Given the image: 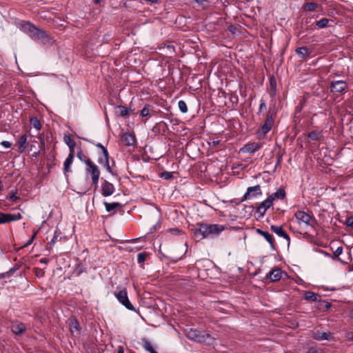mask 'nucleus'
Returning <instances> with one entry per match:
<instances>
[{
  "instance_id": "f257e3e1",
  "label": "nucleus",
  "mask_w": 353,
  "mask_h": 353,
  "mask_svg": "<svg viewBox=\"0 0 353 353\" xmlns=\"http://www.w3.org/2000/svg\"><path fill=\"white\" fill-rule=\"evenodd\" d=\"M227 227L223 225L198 223L192 231L195 238L199 241L210 236H218Z\"/></svg>"
},
{
  "instance_id": "f03ea898",
  "label": "nucleus",
  "mask_w": 353,
  "mask_h": 353,
  "mask_svg": "<svg viewBox=\"0 0 353 353\" xmlns=\"http://www.w3.org/2000/svg\"><path fill=\"white\" fill-rule=\"evenodd\" d=\"M185 335L189 339L196 341L199 343H210L213 339L208 333L205 332H201L196 329H190L189 330H186Z\"/></svg>"
},
{
  "instance_id": "7ed1b4c3",
  "label": "nucleus",
  "mask_w": 353,
  "mask_h": 353,
  "mask_svg": "<svg viewBox=\"0 0 353 353\" xmlns=\"http://www.w3.org/2000/svg\"><path fill=\"white\" fill-rule=\"evenodd\" d=\"M276 112L274 108L269 109L266 114L265 122L261 128L263 135H265L272 129L274 123V117H276Z\"/></svg>"
},
{
  "instance_id": "20e7f679",
  "label": "nucleus",
  "mask_w": 353,
  "mask_h": 353,
  "mask_svg": "<svg viewBox=\"0 0 353 353\" xmlns=\"http://www.w3.org/2000/svg\"><path fill=\"white\" fill-rule=\"evenodd\" d=\"M28 35L33 40H39L44 43H50L51 41L50 37L47 34L46 31L38 28L34 25L30 33Z\"/></svg>"
},
{
  "instance_id": "39448f33",
  "label": "nucleus",
  "mask_w": 353,
  "mask_h": 353,
  "mask_svg": "<svg viewBox=\"0 0 353 353\" xmlns=\"http://www.w3.org/2000/svg\"><path fill=\"white\" fill-rule=\"evenodd\" d=\"M114 294L119 303H121L126 309L131 311H135L134 307L128 299V292L125 289L121 290L118 292H115Z\"/></svg>"
},
{
  "instance_id": "423d86ee",
  "label": "nucleus",
  "mask_w": 353,
  "mask_h": 353,
  "mask_svg": "<svg viewBox=\"0 0 353 353\" xmlns=\"http://www.w3.org/2000/svg\"><path fill=\"white\" fill-rule=\"evenodd\" d=\"M86 165L88 166L86 172L91 174L92 183L97 186L99 179L100 170L92 161H88Z\"/></svg>"
},
{
  "instance_id": "0eeeda50",
  "label": "nucleus",
  "mask_w": 353,
  "mask_h": 353,
  "mask_svg": "<svg viewBox=\"0 0 353 353\" xmlns=\"http://www.w3.org/2000/svg\"><path fill=\"white\" fill-rule=\"evenodd\" d=\"M294 216L297 219L298 223L301 225V223H304L306 225H311V222H315V218L313 216L310 215L304 211H297L294 214Z\"/></svg>"
},
{
  "instance_id": "6e6552de",
  "label": "nucleus",
  "mask_w": 353,
  "mask_h": 353,
  "mask_svg": "<svg viewBox=\"0 0 353 353\" xmlns=\"http://www.w3.org/2000/svg\"><path fill=\"white\" fill-rule=\"evenodd\" d=\"M21 219L22 216L19 212L14 214H5L0 212V224L10 223Z\"/></svg>"
},
{
  "instance_id": "1a4fd4ad",
  "label": "nucleus",
  "mask_w": 353,
  "mask_h": 353,
  "mask_svg": "<svg viewBox=\"0 0 353 353\" xmlns=\"http://www.w3.org/2000/svg\"><path fill=\"white\" fill-rule=\"evenodd\" d=\"M262 144L261 143L250 142L240 149V152L252 154L259 150Z\"/></svg>"
},
{
  "instance_id": "9d476101",
  "label": "nucleus",
  "mask_w": 353,
  "mask_h": 353,
  "mask_svg": "<svg viewBox=\"0 0 353 353\" xmlns=\"http://www.w3.org/2000/svg\"><path fill=\"white\" fill-rule=\"evenodd\" d=\"M40 145L39 148L41 150L43 154H46V145L50 143V139L52 138V134L50 132H48L46 134L44 133H41L38 137Z\"/></svg>"
},
{
  "instance_id": "9b49d317",
  "label": "nucleus",
  "mask_w": 353,
  "mask_h": 353,
  "mask_svg": "<svg viewBox=\"0 0 353 353\" xmlns=\"http://www.w3.org/2000/svg\"><path fill=\"white\" fill-rule=\"evenodd\" d=\"M101 194L104 197H107L112 195L115 191L114 185L112 183L108 181L107 180H104L103 181V183H101Z\"/></svg>"
},
{
  "instance_id": "f8f14e48",
  "label": "nucleus",
  "mask_w": 353,
  "mask_h": 353,
  "mask_svg": "<svg viewBox=\"0 0 353 353\" xmlns=\"http://www.w3.org/2000/svg\"><path fill=\"white\" fill-rule=\"evenodd\" d=\"M273 203L269 197L261 202L256 208V212L259 214V217H263L268 209H269Z\"/></svg>"
},
{
  "instance_id": "ddd939ff",
  "label": "nucleus",
  "mask_w": 353,
  "mask_h": 353,
  "mask_svg": "<svg viewBox=\"0 0 353 353\" xmlns=\"http://www.w3.org/2000/svg\"><path fill=\"white\" fill-rule=\"evenodd\" d=\"M332 92H342L347 88V84L344 81H334L330 85Z\"/></svg>"
},
{
  "instance_id": "4468645a",
  "label": "nucleus",
  "mask_w": 353,
  "mask_h": 353,
  "mask_svg": "<svg viewBox=\"0 0 353 353\" xmlns=\"http://www.w3.org/2000/svg\"><path fill=\"white\" fill-rule=\"evenodd\" d=\"M262 192L261 189V186L259 185H256L252 187H249L247 189L246 192L245 193L243 196V201L250 198V197H255L258 195H261Z\"/></svg>"
},
{
  "instance_id": "2eb2a0df",
  "label": "nucleus",
  "mask_w": 353,
  "mask_h": 353,
  "mask_svg": "<svg viewBox=\"0 0 353 353\" xmlns=\"http://www.w3.org/2000/svg\"><path fill=\"white\" fill-rule=\"evenodd\" d=\"M256 233L262 236L270 244V248L272 250H276V245L274 243V238L272 234L268 232L263 231L261 229H256Z\"/></svg>"
},
{
  "instance_id": "dca6fc26",
  "label": "nucleus",
  "mask_w": 353,
  "mask_h": 353,
  "mask_svg": "<svg viewBox=\"0 0 353 353\" xmlns=\"http://www.w3.org/2000/svg\"><path fill=\"white\" fill-rule=\"evenodd\" d=\"M69 326L70 332L74 336H77L80 334L81 328L76 318L71 317L69 319Z\"/></svg>"
},
{
  "instance_id": "f3484780",
  "label": "nucleus",
  "mask_w": 353,
  "mask_h": 353,
  "mask_svg": "<svg viewBox=\"0 0 353 353\" xmlns=\"http://www.w3.org/2000/svg\"><path fill=\"white\" fill-rule=\"evenodd\" d=\"M12 332L18 336L22 335L26 330V325L22 322H15L11 325Z\"/></svg>"
},
{
  "instance_id": "a211bd4d",
  "label": "nucleus",
  "mask_w": 353,
  "mask_h": 353,
  "mask_svg": "<svg viewBox=\"0 0 353 353\" xmlns=\"http://www.w3.org/2000/svg\"><path fill=\"white\" fill-rule=\"evenodd\" d=\"M284 273L280 268L274 269L267 274L266 278L272 282H276L281 279L282 274Z\"/></svg>"
},
{
  "instance_id": "6ab92c4d",
  "label": "nucleus",
  "mask_w": 353,
  "mask_h": 353,
  "mask_svg": "<svg viewBox=\"0 0 353 353\" xmlns=\"http://www.w3.org/2000/svg\"><path fill=\"white\" fill-rule=\"evenodd\" d=\"M98 163L102 165H103L108 172H109L112 175L114 174L109 163V155H101L98 158Z\"/></svg>"
},
{
  "instance_id": "aec40b11",
  "label": "nucleus",
  "mask_w": 353,
  "mask_h": 353,
  "mask_svg": "<svg viewBox=\"0 0 353 353\" xmlns=\"http://www.w3.org/2000/svg\"><path fill=\"white\" fill-rule=\"evenodd\" d=\"M122 142L128 146L133 145L136 142V139L134 135L130 133H125L122 137Z\"/></svg>"
},
{
  "instance_id": "412c9836",
  "label": "nucleus",
  "mask_w": 353,
  "mask_h": 353,
  "mask_svg": "<svg viewBox=\"0 0 353 353\" xmlns=\"http://www.w3.org/2000/svg\"><path fill=\"white\" fill-rule=\"evenodd\" d=\"M27 137L26 134H23L17 141L18 150L21 153H23L28 147Z\"/></svg>"
},
{
  "instance_id": "4be33fe9",
  "label": "nucleus",
  "mask_w": 353,
  "mask_h": 353,
  "mask_svg": "<svg viewBox=\"0 0 353 353\" xmlns=\"http://www.w3.org/2000/svg\"><path fill=\"white\" fill-rule=\"evenodd\" d=\"M304 299L307 301L319 302L321 301V296L311 291H305L304 293Z\"/></svg>"
},
{
  "instance_id": "5701e85b",
  "label": "nucleus",
  "mask_w": 353,
  "mask_h": 353,
  "mask_svg": "<svg viewBox=\"0 0 353 353\" xmlns=\"http://www.w3.org/2000/svg\"><path fill=\"white\" fill-rule=\"evenodd\" d=\"M74 157V153H69L68 157L66 158L65 161L63 163V172L64 174H66V173L69 172L70 171V166L73 162Z\"/></svg>"
},
{
  "instance_id": "b1692460",
  "label": "nucleus",
  "mask_w": 353,
  "mask_h": 353,
  "mask_svg": "<svg viewBox=\"0 0 353 353\" xmlns=\"http://www.w3.org/2000/svg\"><path fill=\"white\" fill-rule=\"evenodd\" d=\"M268 197L272 202L276 199H283L285 197V191L283 188H279L276 192L269 195Z\"/></svg>"
},
{
  "instance_id": "393cba45",
  "label": "nucleus",
  "mask_w": 353,
  "mask_h": 353,
  "mask_svg": "<svg viewBox=\"0 0 353 353\" xmlns=\"http://www.w3.org/2000/svg\"><path fill=\"white\" fill-rule=\"evenodd\" d=\"M330 337V332H320L316 331L313 334V338L317 341L329 340Z\"/></svg>"
},
{
  "instance_id": "a878e982",
  "label": "nucleus",
  "mask_w": 353,
  "mask_h": 353,
  "mask_svg": "<svg viewBox=\"0 0 353 353\" xmlns=\"http://www.w3.org/2000/svg\"><path fill=\"white\" fill-rule=\"evenodd\" d=\"M295 52L297 54V55L301 59H304L307 56H309L311 52V51L306 46L297 48L295 50Z\"/></svg>"
},
{
  "instance_id": "bb28decb",
  "label": "nucleus",
  "mask_w": 353,
  "mask_h": 353,
  "mask_svg": "<svg viewBox=\"0 0 353 353\" xmlns=\"http://www.w3.org/2000/svg\"><path fill=\"white\" fill-rule=\"evenodd\" d=\"M63 139L70 149V153H74L75 141L71 139L70 135H65Z\"/></svg>"
},
{
  "instance_id": "cd10ccee",
  "label": "nucleus",
  "mask_w": 353,
  "mask_h": 353,
  "mask_svg": "<svg viewBox=\"0 0 353 353\" xmlns=\"http://www.w3.org/2000/svg\"><path fill=\"white\" fill-rule=\"evenodd\" d=\"M105 210L107 212H111L113 210L121 208L122 205L120 203L114 202V203H108L106 201L103 202Z\"/></svg>"
},
{
  "instance_id": "c85d7f7f",
  "label": "nucleus",
  "mask_w": 353,
  "mask_h": 353,
  "mask_svg": "<svg viewBox=\"0 0 353 353\" xmlns=\"http://www.w3.org/2000/svg\"><path fill=\"white\" fill-rule=\"evenodd\" d=\"M33 24L29 21H23L21 24V30L26 34H29L32 30Z\"/></svg>"
},
{
  "instance_id": "c756f323",
  "label": "nucleus",
  "mask_w": 353,
  "mask_h": 353,
  "mask_svg": "<svg viewBox=\"0 0 353 353\" xmlns=\"http://www.w3.org/2000/svg\"><path fill=\"white\" fill-rule=\"evenodd\" d=\"M319 7H320V6L318 3H314V2H307V3L303 4V9L305 11H314L316 8H318Z\"/></svg>"
},
{
  "instance_id": "7c9ffc66",
  "label": "nucleus",
  "mask_w": 353,
  "mask_h": 353,
  "mask_svg": "<svg viewBox=\"0 0 353 353\" xmlns=\"http://www.w3.org/2000/svg\"><path fill=\"white\" fill-rule=\"evenodd\" d=\"M116 114L118 117H125L128 114V109L123 105H118L117 108Z\"/></svg>"
},
{
  "instance_id": "2f4dec72",
  "label": "nucleus",
  "mask_w": 353,
  "mask_h": 353,
  "mask_svg": "<svg viewBox=\"0 0 353 353\" xmlns=\"http://www.w3.org/2000/svg\"><path fill=\"white\" fill-rule=\"evenodd\" d=\"M142 343H143V347H144V349L146 351L149 352L150 353H158L154 350L152 343L149 341H148L146 339H143Z\"/></svg>"
},
{
  "instance_id": "473e14b6",
  "label": "nucleus",
  "mask_w": 353,
  "mask_h": 353,
  "mask_svg": "<svg viewBox=\"0 0 353 353\" xmlns=\"http://www.w3.org/2000/svg\"><path fill=\"white\" fill-rule=\"evenodd\" d=\"M307 137L312 141H319V140L321 139V138L323 137V135L321 132L314 130V131L310 132L308 134Z\"/></svg>"
},
{
  "instance_id": "72a5a7b5",
  "label": "nucleus",
  "mask_w": 353,
  "mask_h": 353,
  "mask_svg": "<svg viewBox=\"0 0 353 353\" xmlns=\"http://www.w3.org/2000/svg\"><path fill=\"white\" fill-rule=\"evenodd\" d=\"M30 123L37 130H39L41 128V122L37 117H32L30 119Z\"/></svg>"
},
{
  "instance_id": "f704fd0d",
  "label": "nucleus",
  "mask_w": 353,
  "mask_h": 353,
  "mask_svg": "<svg viewBox=\"0 0 353 353\" xmlns=\"http://www.w3.org/2000/svg\"><path fill=\"white\" fill-rule=\"evenodd\" d=\"M270 229L273 232H274L275 234H276L277 235H279L280 236H281L283 235V234L285 232L282 226H281V225H272L270 226Z\"/></svg>"
},
{
  "instance_id": "c9c22d12",
  "label": "nucleus",
  "mask_w": 353,
  "mask_h": 353,
  "mask_svg": "<svg viewBox=\"0 0 353 353\" xmlns=\"http://www.w3.org/2000/svg\"><path fill=\"white\" fill-rule=\"evenodd\" d=\"M329 21H330V19H328L327 18H323L316 22V26L319 28H324L327 26Z\"/></svg>"
},
{
  "instance_id": "e433bc0d",
  "label": "nucleus",
  "mask_w": 353,
  "mask_h": 353,
  "mask_svg": "<svg viewBox=\"0 0 353 353\" xmlns=\"http://www.w3.org/2000/svg\"><path fill=\"white\" fill-rule=\"evenodd\" d=\"M17 270H18V268L14 266V267L10 268L8 271L2 273L0 275V278L4 279L6 276H12Z\"/></svg>"
},
{
  "instance_id": "4c0bfd02",
  "label": "nucleus",
  "mask_w": 353,
  "mask_h": 353,
  "mask_svg": "<svg viewBox=\"0 0 353 353\" xmlns=\"http://www.w3.org/2000/svg\"><path fill=\"white\" fill-rule=\"evenodd\" d=\"M148 255H149V254L145 252L139 253L137 255V262L139 263H144Z\"/></svg>"
},
{
  "instance_id": "58836bf2",
  "label": "nucleus",
  "mask_w": 353,
  "mask_h": 353,
  "mask_svg": "<svg viewBox=\"0 0 353 353\" xmlns=\"http://www.w3.org/2000/svg\"><path fill=\"white\" fill-rule=\"evenodd\" d=\"M178 107L181 112L185 113L188 112L187 104L184 101L180 100L178 102Z\"/></svg>"
},
{
  "instance_id": "ea45409f",
  "label": "nucleus",
  "mask_w": 353,
  "mask_h": 353,
  "mask_svg": "<svg viewBox=\"0 0 353 353\" xmlns=\"http://www.w3.org/2000/svg\"><path fill=\"white\" fill-rule=\"evenodd\" d=\"M77 157L79 158V159L82 161V162H84L85 164H87V162L88 161H91L90 159H88L86 155H85L82 150L80 149V150L77 152Z\"/></svg>"
},
{
  "instance_id": "a19ab883",
  "label": "nucleus",
  "mask_w": 353,
  "mask_h": 353,
  "mask_svg": "<svg viewBox=\"0 0 353 353\" xmlns=\"http://www.w3.org/2000/svg\"><path fill=\"white\" fill-rule=\"evenodd\" d=\"M151 105L147 104L144 106V108L141 110V115L142 117H148L150 115Z\"/></svg>"
},
{
  "instance_id": "79ce46f5",
  "label": "nucleus",
  "mask_w": 353,
  "mask_h": 353,
  "mask_svg": "<svg viewBox=\"0 0 353 353\" xmlns=\"http://www.w3.org/2000/svg\"><path fill=\"white\" fill-rule=\"evenodd\" d=\"M60 234H61V233L59 232H58L57 230H56L54 232L53 238L50 240V241L49 242V244L50 245H54L55 243V242L58 241V237H59Z\"/></svg>"
},
{
  "instance_id": "37998d69",
  "label": "nucleus",
  "mask_w": 353,
  "mask_h": 353,
  "mask_svg": "<svg viewBox=\"0 0 353 353\" xmlns=\"http://www.w3.org/2000/svg\"><path fill=\"white\" fill-rule=\"evenodd\" d=\"M161 176L165 179H170L173 177V174L172 172H163L161 174Z\"/></svg>"
},
{
  "instance_id": "c03bdc74",
  "label": "nucleus",
  "mask_w": 353,
  "mask_h": 353,
  "mask_svg": "<svg viewBox=\"0 0 353 353\" xmlns=\"http://www.w3.org/2000/svg\"><path fill=\"white\" fill-rule=\"evenodd\" d=\"M75 272L77 273V274L78 276H79L81 273L84 272H85V268H83V266L81 264H79L76 268H75Z\"/></svg>"
},
{
  "instance_id": "a18cd8bd",
  "label": "nucleus",
  "mask_w": 353,
  "mask_h": 353,
  "mask_svg": "<svg viewBox=\"0 0 353 353\" xmlns=\"http://www.w3.org/2000/svg\"><path fill=\"white\" fill-rule=\"evenodd\" d=\"M345 224L347 226L353 228V216H352L347 218V219L345 221Z\"/></svg>"
},
{
  "instance_id": "49530a36",
  "label": "nucleus",
  "mask_w": 353,
  "mask_h": 353,
  "mask_svg": "<svg viewBox=\"0 0 353 353\" xmlns=\"http://www.w3.org/2000/svg\"><path fill=\"white\" fill-rule=\"evenodd\" d=\"M343 248L342 247H338L336 250L334 252V256L335 257H339L341 254L343 253Z\"/></svg>"
},
{
  "instance_id": "de8ad7c7",
  "label": "nucleus",
  "mask_w": 353,
  "mask_h": 353,
  "mask_svg": "<svg viewBox=\"0 0 353 353\" xmlns=\"http://www.w3.org/2000/svg\"><path fill=\"white\" fill-rule=\"evenodd\" d=\"M263 109H266V104L264 100L261 99L260 101V105L259 109V114L261 112Z\"/></svg>"
},
{
  "instance_id": "09e8293b",
  "label": "nucleus",
  "mask_w": 353,
  "mask_h": 353,
  "mask_svg": "<svg viewBox=\"0 0 353 353\" xmlns=\"http://www.w3.org/2000/svg\"><path fill=\"white\" fill-rule=\"evenodd\" d=\"M1 145L6 148H10L12 146V143L8 141H3L1 142Z\"/></svg>"
},
{
  "instance_id": "8fccbe9b",
  "label": "nucleus",
  "mask_w": 353,
  "mask_h": 353,
  "mask_svg": "<svg viewBox=\"0 0 353 353\" xmlns=\"http://www.w3.org/2000/svg\"><path fill=\"white\" fill-rule=\"evenodd\" d=\"M345 336L349 340L353 341V332H347Z\"/></svg>"
},
{
  "instance_id": "3c124183",
  "label": "nucleus",
  "mask_w": 353,
  "mask_h": 353,
  "mask_svg": "<svg viewBox=\"0 0 353 353\" xmlns=\"http://www.w3.org/2000/svg\"><path fill=\"white\" fill-rule=\"evenodd\" d=\"M170 232L175 235H178V234H181V231L180 230H179L178 228L170 229Z\"/></svg>"
},
{
  "instance_id": "603ef678",
  "label": "nucleus",
  "mask_w": 353,
  "mask_h": 353,
  "mask_svg": "<svg viewBox=\"0 0 353 353\" xmlns=\"http://www.w3.org/2000/svg\"><path fill=\"white\" fill-rule=\"evenodd\" d=\"M199 6H202L203 7L205 6L207 3V0H194Z\"/></svg>"
},
{
  "instance_id": "864d4df0",
  "label": "nucleus",
  "mask_w": 353,
  "mask_h": 353,
  "mask_svg": "<svg viewBox=\"0 0 353 353\" xmlns=\"http://www.w3.org/2000/svg\"><path fill=\"white\" fill-rule=\"evenodd\" d=\"M281 237H283V239H286L287 241H288V245L290 244V236L286 233V232L285 231V232L283 234V235L281 236Z\"/></svg>"
},
{
  "instance_id": "5fc2aeb1",
  "label": "nucleus",
  "mask_w": 353,
  "mask_h": 353,
  "mask_svg": "<svg viewBox=\"0 0 353 353\" xmlns=\"http://www.w3.org/2000/svg\"><path fill=\"white\" fill-rule=\"evenodd\" d=\"M307 353H319V351L316 347H312L309 348Z\"/></svg>"
},
{
  "instance_id": "6e6d98bb",
  "label": "nucleus",
  "mask_w": 353,
  "mask_h": 353,
  "mask_svg": "<svg viewBox=\"0 0 353 353\" xmlns=\"http://www.w3.org/2000/svg\"><path fill=\"white\" fill-rule=\"evenodd\" d=\"M41 152V149L39 150L34 151L32 154V157L34 158L38 157L39 156Z\"/></svg>"
},
{
  "instance_id": "4d7b16f0",
  "label": "nucleus",
  "mask_w": 353,
  "mask_h": 353,
  "mask_svg": "<svg viewBox=\"0 0 353 353\" xmlns=\"http://www.w3.org/2000/svg\"><path fill=\"white\" fill-rule=\"evenodd\" d=\"M144 1L149 2L150 3H159L161 2V0H144Z\"/></svg>"
},
{
  "instance_id": "13d9d810",
  "label": "nucleus",
  "mask_w": 353,
  "mask_h": 353,
  "mask_svg": "<svg viewBox=\"0 0 353 353\" xmlns=\"http://www.w3.org/2000/svg\"><path fill=\"white\" fill-rule=\"evenodd\" d=\"M34 234L30 239V240L28 241L27 243H26L25 246L27 247L29 245H30L32 242H33V240L34 239Z\"/></svg>"
},
{
  "instance_id": "bf43d9fd",
  "label": "nucleus",
  "mask_w": 353,
  "mask_h": 353,
  "mask_svg": "<svg viewBox=\"0 0 353 353\" xmlns=\"http://www.w3.org/2000/svg\"><path fill=\"white\" fill-rule=\"evenodd\" d=\"M117 353H124V348L123 346H119L117 347Z\"/></svg>"
},
{
  "instance_id": "052dcab7",
  "label": "nucleus",
  "mask_w": 353,
  "mask_h": 353,
  "mask_svg": "<svg viewBox=\"0 0 353 353\" xmlns=\"http://www.w3.org/2000/svg\"><path fill=\"white\" fill-rule=\"evenodd\" d=\"M102 154L101 155H109L108 154V151L107 150V149L104 147L102 150Z\"/></svg>"
},
{
  "instance_id": "680f3d73",
  "label": "nucleus",
  "mask_w": 353,
  "mask_h": 353,
  "mask_svg": "<svg viewBox=\"0 0 353 353\" xmlns=\"http://www.w3.org/2000/svg\"><path fill=\"white\" fill-rule=\"evenodd\" d=\"M236 28L233 26H230L228 27V30L231 32H234V30H235Z\"/></svg>"
},
{
  "instance_id": "e2e57ef3",
  "label": "nucleus",
  "mask_w": 353,
  "mask_h": 353,
  "mask_svg": "<svg viewBox=\"0 0 353 353\" xmlns=\"http://www.w3.org/2000/svg\"><path fill=\"white\" fill-rule=\"evenodd\" d=\"M324 303H325V307L326 309H328L331 307V304L329 302L324 301Z\"/></svg>"
},
{
  "instance_id": "0e129e2a",
  "label": "nucleus",
  "mask_w": 353,
  "mask_h": 353,
  "mask_svg": "<svg viewBox=\"0 0 353 353\" xmlns=\"http://www.w3.org/2000/svg\"><path fill=\"white\" fill-rule=\"evenodd\" d=\"M95 145H96L97 148H100V149H101V150L104 148V146H103L101 143H98L95 144Z\"/></svg>"
},
{
  "instance_id": "69168bd1",
  "label": "nucleus",
  "mask_w": 353,
  "mask_h": 353,
  "mask_svg": "<svg viewBox=\"0 0 353 353\" xmlns=\"http://www.w3.org/2000/svg\"><path fill=\"white\" fill-rule=\"evenodd\" d=\"M44 274V272L42 270H39V273H37V275H41L43 276Z\"/></svg>"
},
{
  "instance_id": "338daca9",
  "label": "nucleus",
  "mask_w": 353,
  "mask_h": 353,
  "mask_svg": "<svg viewBox=\"0 0 353 353\" xmlns=\"http://www.w3.org/2000/svg\"><path fill=\"white\" fill-rule=\"evenodd\" d=\"M270 85L271 86L275 85V81L273 78L270 79Z\"/></svg>"
},
{
  "instance_id": "774afa93",
  "label": "nucleus",
  "mask_w": 353,
  "mask_h": 353,
  "mask_svg": "<svg viewBox=\"0 0 353 353\" xmlns=\"http://www.w3.org/2000/svg\"><path fill=\"white\" fill-rule=\"evenodd\" d=\"M350 317L351 319H353V309L352 310H350Z\"/></svg>"
}]
</instances>
